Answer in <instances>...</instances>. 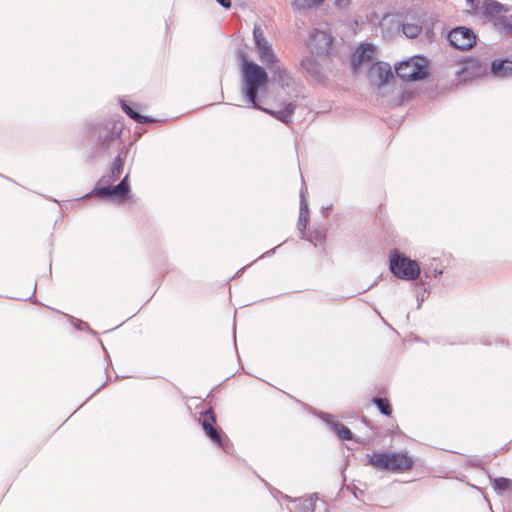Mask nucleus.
<instances>
[{
	"mask_svg": "<svg viewBox=\"0 0 512 512\" xmlns=\"http://www.w3.org/2000/svg\"><path fill=\"white\" fill-rule=\"evenodd\" d=\"M490 73L494 78H512V57H503L492 60Z\"/></svg>",
	"mask_w": 512,
	"mask_h": 512,
	"instance_id": "13",
	"label": "nucleus"
},
{
	"mask_svg": "<svg viewBox=\"0 0 512 512\" xmlns=\"http://www.w3.org/2000/svg\"><path fill=\"white\" fill-rule=\"evenodd\" d=\"M427 294H428V290L425 288L424 291L422 293H418L416 295V300H417V308H420L422 303L424 302V300L426 299L427 297Z\"/></svg>",
	"mask_w": 512,
	"mask_h": 512,
	"instance_id": "37",
	"label": "nucleus"
},
{
	"mask_svg": "<svg viewBox=\"0 0 512 512\" xmlns=\"http://www.w3.org/2000/svg\"><path fill=\"white\" fill-rule=\"evenodd\" d=\"M300 66L311 77L318 78L322 75V66L312 55L304 57L300 62Z\"/></svg>",
	"mask_w": 512,
	"mask_h": 512,
	"instance_id": "17",
	"label": "nucleus"
},
{
	"mask_svg": "<svg viewBox=\"0 0 512 512\" xmlns=\"http://www.w3.org/2000/svg\"><path fill=\"white\" fill-rule=\"evenodd\" d=\"M324 0H292V6L297 10H308L313 7H319Z\"/></svg>",
	"mask_w": 512,
	"mask_h": 512,
	"instance_id": "22",
	"label": "nucleus"
},
{
	"mask_svg": "<svg viewBox=\"0 0 512 512\" xmlns=\"http://www.w3.org/2000/svg\"><path fill=\"white\" fill-rule=\"evenodd\" d=\"M233 339H234V344L236 345V325H235V323L233 324Z\"/></svg>",
	"mask_w": 512,
	"mask_h": 512,
	"instance_id": "44",
	"label": "nucleus"
},
{
	"mask_svg": "<svg viewBox=\"0 0 512 512\" xmlns=\"http://www.w3.org/2000/svg\"><path fill=\"white\" fill-rule=\"evenodd\" d=\"M271 73L273 80L278 83V85L283 89H290L292 88L293 91H296L294 88L295 82L293 78L288 73L287 69L284 67H281L279 65H276L271 68Z\"/></svg>",
	"mask_w": 512,
	"mask_h": 512,
	"instance_id": "15",
	"label": "nucleus"
},
{
	"mask_svg": "<svg viewBox=\"0 0 512 512\" xmlns=\"http://www.w3.org/2000/svg\"><path fill=\"white\" fill-rule=\"evenodd\" d=\"M376 284H377V281H374L370 286H368L367 288H365V289L363 290V292H366V291L370 290V289H371L372 287H374Z\"/></svg>",
	"mask_w": 512,
	"mask_h": 512,
	"instance_id": "45",
	"label": "nucleus"
},
{
	"mask_svg": "<svg viewBox=\"0 0 512 512\" xmlns=\"http://www.w3.org/2000/svg\"><path fill=\"white\" fill-rule=\"evenodd\" d=\"M120 107L122 111L133 121H136L137 117H139L140 112L137 111L134 107V104L128 102L124 99H119Z\"/></svg>",
	"mask_w": 512,
	"mask_h": 512,
	"instance_id": "25",
	"label": "nucleus"
},
{
	"mask_svg": "<svg viewBox=\"0 0 512 512\" xmlns=\"http://www.w3.org/2000/svg\"><path fill=\"white\" fill-rule=\"evenodd\" d=\"M372 403L377 407L382 415L391 416L393 409L388 398L376 395L372 398Z\"/></svg>",
	"mask_w": 512,
	"mask_h": 512,
	"instance_id": "20",
	"label": "nucleus"
},
{
	"mask_svg": "<svg viewBox=\"0 0 512 512\" xmlns=\"http://www.w3.org/2000/svg\"><path fill=\"white\" fill-rule=\"evenodd\" d=\"M308 220H309V217H307V216L299 215V217H298L297 228L301 233V238H304L306 235L305 230L307 227Z\"/></svg>",
	"mask_w": 512,
	"mask_h": 512,
	"instance_id": "32",
	"label": "nucleus"
},
{
	"mask_svg": "<svg viewBox=\"0 0 512 512\" xmlns=\"http://www.w3.org/2000/svg\"><path fill=\"white\" fill-rule=\"evenodd\" d=\"M307 241L314 243L316 246L317 244H322L326 241V235L325 233L315 230L311 231L308 236L305 235L304 237Z\"/></svg>",
	"mask_w": 512,
	"mask_h": 512,
	"instance_id": "27",
	"label": "nucleus"
},
{
	"mask_svg": "<svg viewBox=\"0 0 512 512\" xmlns=\"http://www.w3.org/2000/svg\"><path fill=\"white\" fill-rule=\"evenodd\" d=\"M480 343L483 344V345H487V346H490V345H493L494 343L495 344H502L504 345L505 344V340L503 339H496V338H491V337H485V338H482L480 340Z\"/></svg>",
	"mask_w": 512,
	"mask_h": 512,
	"instance_id": "34",
	"label": "nucleus"
},
{
	"mask_svg": "<svg viewBox=\"0 0 512 512\" xmlns=\"http://www.w3.org/2000/svg\"><path fill=\"white\" fill-rule=\"evenodd\" d=\"M394 73L404 82L423 81L430 75L429 61L422 54L413 55L396 63Z\"/></svg>",
	"mask_w": 512,
	"mask_h": 512,
	"instance_id": "4",
	"label": "nucleus"
},
{
	"mask_svg": "<svg viewBox=\"0 0 512 512\" xmlns=\"http://www.w3.org/2000/svg\"><path fill=\"white\" fill-rule=\"evenodd\" d=\"M216 420V414L212 407L200 412L199 423L206 437L225 453L230 454L233 450V444L221 429L214 426Z\"/></svg>",
	"mask_w": 512,
	"mask_h": 512,
	"instance_id": "6",
	"label": "nucleus"
},
{
	"mask_svg": "<svg viewBox=\"0 0 512 512\" xmlns=\"http://www.w3.org/2000/svg\"><path fill=\"white\" fill-rule=\"evenodd\" d=\"M352 493H353L354 497H355L356 499H358V498H359V497H358L359 493H360V494H363L364 492H363L361 489H359V488H355V489L352 491Z\"/></svg>",
	"mask_w": 512,
	"mask_h": 512,
	"instance_id": "42",
	"label": "nucleus"
},
{
	"mask_svg": "<svg viewBox=\"0 0 512 512\" xmlns=\"http://www.w3.org/2000/svg\"><path fill=\"white\" fill-rule=\"evenodd\" d=\"M34 290H36V286L34 287ZM33 295H35V291H33V292H32V295L29 297V299H30Z\"/></svg>",
	"mask_w": 512,
	"mask_h": 512,
	"instance_id": "48",
	"label": "nucleus"
},
{
	"mask_svg": "<svg viewBox=\"0 0 512 512\" xmlns=\"http://www.w3.org/2000/svg\"><path fill=\"white\" fill-rule=\"evenodd\" d=\"M276 249H277V247H274L272 249L267 250L261 256H259V259H264V258H268V257L273 256L275 254V252H276Z\"/></svg>",
	"mask_w": 512,
	"mask_h": 512,
	"instance_id": "39",
	"label": "nucleus"
},
{
	"mask_svg": "<svg viewBox=\"0 0 512 512\" xmlns=\"http://www.w3.org/2000/svg\"><path fill=\"white\" fill-rule=\"evenodd\" d=\"M375 47L372 43L360 44L351 59V66L354 70L363 62L374 58Z\"/></svg>",
	"mask_w": 512,
	"mask_h": 512,
	"instance_id": "14",
	"label": "nucleus"
},
{
	"mask_svg": "<svg viewBox=\"0 0 512 512\" xmlns=\"http://www.w3.org/2000/svg\"><path fill=\"white\" fill-rule=\"evenodd\" d=\"M498 28L502 30L501 36L512 37V14L509 18L500 19Z\"/></svg>",
	"mask_w": 512,
	"mask_h": 512,
	"instance_id": "26",
	"label": "nucleus"
},
{
	"mask_svg": "<svg viewBox=\"0 0 512 512\" xmlns=\"http://www.w3.org/2000/svg\"><path fill=\"white\" fill-rule=\"evenodd\" d=\"M342 488H346L347 490H351L349 486H343Z\"/></svg>",
	"mask_w": 512,
	"mask_h": 512,
	"instance_id": "52",
	"label": "nucleus"
},
{
	"mask_svg": "<svg viewBox=\"0 0 512 512\" xmlns=\"http://www.w3.org/2000/svg\"><path fill=\"white\" fill-rule=\"evenodd\" d=\"M467 5L470 7L471 14H479L481 11L482 0H466Z\"/></svg>",
	"mask_w": 512,
	"mask_h": 512,
	"instance_id": "33",
	"label": "nucleus"
},
{
	"mask_svg": "<svg viewBox=\"0 0 512 512\" xmlns=\"http://www.w3.org/2000/svg\"><path fill=\"white\" fill-rule=\"evenodd\" d=\"M282 244H285V241H282V243L279 244L277 247H280Z\"/></svg>",
	"mask_w": 512,
	"mask_h": 512,
	"instance_id": "53",
	"label": "nucleus"
},
{
	"mask_svg": "<svg viewBox=\"0 0 512 512\" xmlns=\"http://www.w3.org/2000/svg\"><path fill=\"white\" fill-rule=\"evenodd\" d=\"M422 31V26L415 23H403L402 24V32L403 34L410 39H414L420 35Z\"/></svg>",
	"mask_w": 512,
	"mask_h": 512,
	"instance_id": "23",
	"label": "nucleus"
},
{
	"mask_svg": "<svg viewBox=\"0 0 512 512\" xmlns=\"http://www.w3.org/2000/svg\"><path fill=\"white\" fill-rule=\"evenodd\" d=\"M309 214H310L309 205L304 196V191H303V189H301L299 215L309 217Z\"/></svg>",
	"mask_w": 512,
	"mask_h": 512,
	"instance_id": "28",
	"label": "nucleus"
},
{
	"mask_svg": "<svg viewBox=\"0 0 512 512\" xmlns=\"http://www.w3.org/2000/svg\"><path fill=\"white\" fill-rule=\"evenodd\" d=\"M256 261H259V258H256V260H253V261H252V264H255V263H256Z\"/></svg>",
	"mask_w": 512,
	"mask_h": 512,
	"instance_id": "49",
	"label": "nucleus"
},
{
	"mask_svg": "<svg viewBox=\"0 0 512 512\" xmlns=\"http://www.w3.org/2000/svg\"><path fill=\"white\" fill-rule=\"evenodd\" d=\"M237 58L241 63L242 88L241 92L250 106L262 111L285 125L293 122L297 105L294 102H285L284 107L279 110L263 107L260 104V94H265L269 82V76L265 68L247 58L243 49L236 51Z\"/></svg>",
	"mask_w": 512,
	"mask_h": 512,
	"instance_id": "1",
	"label": "nucleus"
},
{
	"mask_svg": "<svg viewBox=\"0 0 512 512\" xmlns=\"http://www.w3.org/2000/svg\"><path fill=\"white\" fill-rule=\"evenodd\" d=\"M107 384V381L102 383L95 391L91 394V396L95 395L100 389H102Z\"/></svg>",
	"mask_w": 512,
	"mask_h": 512,
	"instance_id": "43",
	"label": "nucleus"
},
{
	"mask_svg": "<svg viewBox=\"0 0 512 512\" xmlns=\"http://www.w3.org/2000/svg\"><path fill=\"white\" fill-rule=\"evenodd\" d=\"M123 124L115 117L90 120L85 123L86 136L95 143L98 153L105 152L121 138Z\"/></svg>",
	"mask_w": 512,
	"mask_h": 512,
	"instance_id": "2",
	"label": "nucleus"
},
{
	"mask_svg": "<svg viewBox=\"0 0 512 512\" xmlns=\"http://www.w3.org/2000/svg\"><path fill=\"white\" fill-rule=\"evenodd\" d=\"M389 271L400 280L414 281L419 278L421 267L417 260L394 248L389 253Z\"/></svg>",
	"mask_w": 512,
	"mask_h": 512,
	"instance_id": "5",
	"label": "nucleus"
},
{
	"mask_svg": "<svg viewBox=\"0 0 512 512\" xmlns=\"http://www.w3.org/2000/svg\"><path fill=\"white\" fill-rule=\"evenodd\" d=\"M260 479L265 484V486H269V483L266 480H264L263 478H260Z\"/></svg>",
	"mask_w": 512,
	"mask_h": 512,
	"instance_id": "46",
	"label": "nucleus"
},
{
	"mask_svg": "<svg viewBox=\"0 0 512 512\" xmlns=\"http://www.w3.org/2000/svg\"><path fill=\"white\" fill-rule=\"evenodd\" d=\"M412 97V94L411 92L409 91H401V93L399 94V96L397 97V102H396V105H401L403 104L405 101H408L410 100Z\"/></svg>",
	"mask_w": 512,
	"mask_h": 512,
	"instance_id": "35",
	"label": "nucleus"
},
{
	"mask_svg": "<svg viewBox=\"0 0 512 512\" xmlns=\"http://www.w3.org/2000/svg\"><path fill=\"white\" fill-rule=\"evenodd\" d=\"M244 269H245V267L240 268V270L236 273V275L239 274L240 272H242Z\"/></svg>",
	"mask_w": 512,
	"mask_h": 512,
	"instance_id": "47",
	"label": "nucleus"
},
{
	"mask_svg": "<svg viewBox=\"0 0 512 512\" xmlns=\"http://www.w3.org/2000/svg\"><path fill=\"white\" fill-rule=\"evenodd\" d=\"M436 260L433 259V262L429 265H424L423 268H421V271H423V275L425 278H438L440 275H442L443 270L442 268L438 267V265H435Z\"/></svg>",
	"mask_w": 512,
	"mask_h": 512,
	"instance_id": "24",
	"label": "nucleus"
},
{
	"mask_svg": "<svg viewBox=\"0 0 512 512\" xmlns=\"http://www.w3.org/2000/svg\"><path fill=\"white\" fill-rule=\"evenodd\" d=\"M126 154L127 152L122 148L113 159L109 172L106 175H103L99 182L113 183L120 178L126 159Z\"/></svg>",
	"mask_w": 512,
	"mask_h": 512,
	"instance_id": "12",
	"label": "nucleus"
},
{
	"mask_svg": "<svg viewBox=\"0 0 512 512\" xmlns=\"http://www.w3.org/2000/svg\"><path fill=\"white\" fill-rule=\"evenodd\" d=\"M156 121L155 118L151 117V116H147V115H142L141 113L139 114V117H137L136 121L137 123L139 124H148V123H152Z\"/></svg>",
	"mask_w": 512,
	"mask_h": 512,
	"instance_id": "36",
	"label": "nucleus"
},
{
	"mask_svg": "<svg viewBox=\"0 0 512 512\" xmlns=\"http://www.w3.org/2000/svg\"><path fill=\"white\" fill-rule=\"evenodd\" d=\"M414 458L407 450L401 451H373L366 454L365 465L371 466L379 471L398 473L410 470L414 467Z\"/></svg>",
	"mask_w": 512,
	"mask_h": 512,
	"instance_id": "3",
	"label": "nucleus"
},
{
	"mask_svg": "<svg viewBox=\"0 0 512 512\" xmlns=\"http://www.w3.org/2000/svg\"><path fill=\"white\" fill-rule=\"evenodd\" d=\"M314 40L321 43V45L315 46L318 54H328L330 52L333 42V37L331 35L323 31H317Z\"/></svg>",
	"mask_w": 512,
	"mask_h": 512,
	"instance_id": "18",
	"label": "nucleus"
},
{
	"mask_svg": "<svg viewBox=\"0 0 512 512\" xmlns=\"http://www.w3.org/2000/svg\"><path fill=\"white\" fill-rule=\"evenodd\" d=\"M256 261H259V258H256V260H253V261H252V264H255V263H256Z\"/></svg>",
	"mask_w": 512,
	"mask_h": 512,
	"instance_id": "51",
	"label": "nucleus"
},
{
	"mask_svg": "<svg viewBox=\"0 0 512 512\" xmlns=\"http://www.w3.org/2000/svg\"><path fill=\"white\" fill-rule=\"evenodd\" d=\"M70 318H71V320H72V324H73V326L75 327V329H77V330H79V331L89 330V331H90L91 333H93L94 335L96 334V332H95V331H93V330H91V329L89 328V325H88L86 322H84V321H82V320H80V319H75V318H73V317H70Z\"/></svg>",
	"mask_w": 512,
	"mask_h": 512,
	"instance_id": "31",
	"label": "nucleus"
},
{
	"mask_svg": "<svg viewBox=\"0 0 512 512\" xmlns=\"http://www.w3.org/2000/svg\"><path fill=\"white\" fill-rule=\"evenodd\" d=\"M314 414L317 415L320 419H322L340 440L345 441L355 439V435L347 426L338 421L333 420V415L326 412H315Z\"/></svg>",
	"mask_w": 512,
	"mask_h": 512,
	"instance_id": "11",
	"label": "nucleus"
},
{
	"mask_svg": "<svg viewBox=\"0 0 512 512\" xmlns=\"http://www.w3.org/2000/svg\"><path fill=\"white\" fill-rule=\"evenodd\" d=\"M253 39L261 62L267 64L268 66L278 62L272 46L264 37L262 30L257 26H255L253 29Z\"/></svg>",
	"mask_w": 512,
	"mask_h": 512,
	"instance_id": "10",
	"label": "nucleus"
},
{
	"mask_svg": "<svg viewBox=\"0 0 512 512\" xmlns=\"http://www.w3.org/2000/svg\"><path fill=\"white\" fill-rule=\"evenodd\" d=\"M110 188H111V194H112V201L121 202V201H124L127 199L126 195L121 191L120 188H118L117 184L110 185Z\"/></svg>",
	"mask_w": 512,
	"mask_h": 512,
	"instance_id": "30",
	"label": "nucleus"
},
{
	"mask_svg": "<svg viewBox=\"0 0 512 512\" xmlns=\"http://www.w3.org/2000/svg\"><path fill=\"white\" fill-rule=\"evenodd\" d=\"M337 6L344 7L348 5L349 0H335Z\"/></svg>",
	"mask_w": 512,
	"mask_h": 512,
	"instance_id": "41",
	"label": "nucleus"
},
{
	"mask_svg": "<svg viewBox=\"0 0 512 512\" xmlns=\"http://www.w3.org/2000/svg\"><path fill=\"white\" fill-rule=\"evenodd\" d=\"M477 38L474 30L466 26L454 27L447 34L449 44L460 51H467L476 46Z\"/></svg>",
	"mask_w": 512,
	"mask_h": 512,
	"instance_id": "8",
	"label": "nucleus"
},
{
	"mask_svg": "<svg viewBox=\"0 0 512 512\" xmlns=\"http://www.w3.org/2000/svg\"><path fill=\"white\" fill-rule=\"evenodd\" d=\"M332 208H333V206H332V205H328V206H324V207H322V209H321V213H322V215H323L324 217H327V216L331 213Z\"/></svg>",
	"mask_w": 512,
	"mask_h": 512,
	"instance_id": "40",
	"label": "nucleus"
},
{
	"mask_svg": "<svg viewBox=\"0 0 512 512\" xmlns=\"http://www.w3.org/2000/svg\"><path fill=\"white\" fill-rule=\"evenodd\" d=\"M511 11V6L497 0H482L479 14L488 22L492 23L493 29L501 35L502 30L498 28L500 19L509 18L506 14Z\"/></svg>",
	"mask_w": 512,
	"mask_h": 512,
	"instance_id": "7",
	"label": "nucleus"
},
{
	"mask_svg": "<svg viewBox=\"0 0 512 512\" xmlns=\"http://www.w3.org/2000/svg\"><path fill=\"white\" fill-rule=\"evenodd\" d=\"M368 78L372 85L378 89L389 85L394 81V74L389 63L384 61L374 62L368 70Z\"/></svg>",
	"mask_w": 512,
	"mask_h": 512,
	"instance_id": "9",
	"label": "nucleus"
},
{
	"mask_svg": "<svg viewBox=\"0 0 512 512\" xmlns=\"http://www.w3.org/2000/svg\"><path fill=\"white\" fill-rule=\"evenodd\" d=\"M117 186L126 195V198L129 199L131 197V194H130L131 188H130V184H129V175L128 174L120 180V182L117 184Z\"/></svg>",
	"mask_w": 512,
	"mask_h": 512,
	"instance_id": "29",
	"label": "nucleus"
},
{
	"mask_svg": "<svg viewBox=\"0 0 512 512\" xmlns=\"http://www.w3.org/2000/svg\"><path fill=\"white\" fill-rule=\"evenodd\" d=\"M512 486V480L506 477H496L493 479L492 487L497 494H503Z\"/></svg>",
	"mask_w": 512,
	"mask_h": 512,
	"instance_id": "21",
	"label": "nucleus"
},
{
	"mask_svg": "<svg viewBox=\"0 0 512 512\" xmlns=\"http://www.w3.org/2000/svg\"><path fill=\"white\" fill-rule=\"evenodd\" d=\"M222 8L230 9L232 6L231 0H215Z\"/></svg>",
	"mask_w": 512,
	"mask_h": 512,
	"instance_id": "38",
	"label": "nucleus"
},
{
	"mask_svg": "<svg viewBox=\"0 0 512 512\" xmlns=\"http://www.w3.org/2000/svg\"><path fill=\"white\" fill-rule=\"evenodd\" d=\"M256 261H259V258H256V260H253V261H252V264H255V263H256Z\"/></svg>",
	"mask_w": 512,
	"mask_h": 512,
	"instance_id": "50",
	"label": "nucleus"
},
{
	"mask_svg": "<svg viewBox=\"0 0 512 512\" xmlns=\"http://www.w3.org/2000/svg\"><path fill=\"white\" fill-rule=\"evenodd\" d=\"M105 186H99V183L87 194L83 195L81 198L86 199L91 196H100L105 200H111L112 201V194H111V188L110 184Z\"/></svg>",
	"mask_w": 512,
	"mask_h": 512,
	"instance_id": "19",
	"label": "nucleus"
},
{
	"mask_svg": "<svg viewBox=\"0 0 512 512\" xmlns=\"http://www.w3.org/2000/svg\"><path fill=\"white\" fill-rule=\"evenodd\" d=\"M286 498L295 503L296 512H315L316 502L319 499L318 493H312L307 498H294L289 496Z\"/></svg>",
	"mask_w": 512,
	"mask_h": 512,
	"instance_id": "16",
	"label": "nucleus"
}]
</instances>
